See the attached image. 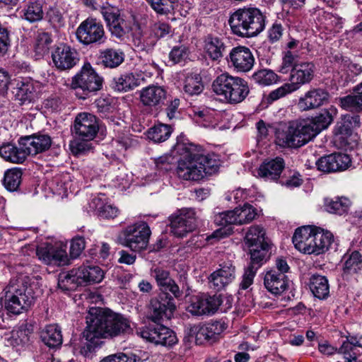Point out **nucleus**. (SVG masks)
<instances>
[{
	"label": "nucleus",
	"mask_w": 362,
	"mask_h": 362,
	"mask_svg": "<svg viewBox=\"0 0 362 362\" xmlns=\"http://www.w3.org/2000/svg\"><path fill=\"white\" fill-rule=\"evenodd\" d=\"M358 348H362V335H349L339 348L338 354H342L346 362L356 360Z\"/></svg>",
	"instance_id": "7c9ffc66"
},
{
	"label": "nucleus",
	"mask_w": 362,
	"mask_h": 362,
	"mask_svg": "<svg viewBox=\"0 0 362 362\" xmlns=\"http://www.w3.org/2000/svg\"><path fill=\"white\" fill-rule=\"evenodd\" d=\"M160 329V341H158V344L170 346L177 343L176 334L172 329L163 325Z\"/></svg>",
	"instance_id": "e2e57ef3"
},
{
	"label": "nucleus",
	"mask_w": 362,
	"mask_h": 362,
	"mask_svg": "<svg viewBox=\"0 0 362 362\" xmlns=\"http://www.w3.org/2000/svg\"><path fill=\"white\" fill-rule=\"evenodd\" d=\"M52 40L49 33L37 32L34 43V51L38 57H42L48 54Z\"/></svg>",
	"instance_id": "a18cd8bd"
},
{
	"label": "nucleus",
	"mask_w": 362,
	"mask_h": 362,
	"mask_svg": "<svg viewBox=\"0 0 362 362\" xmlns=\"http://www.w3.org/2000/svg\"><path fill=\"white\" fill-rule=\"evenodd\" d=\"M141 80H144V78H140L133 73H124L114 78V88L118 91L127 92L140 86Z\"/></svg>",
	"instance_id": "ea45409f"
},
{
	"label": "nucleus",
	"mask_w": 362,
	"mask_h": 362,
	"mask_svg": "<svg viewBox=\"0 0 362 362\" xmlns=\"http://www.w3.org/2000/svg\"><path fill=\"white\" fill-rule=\"evenodd\" d=\"M310 289L313 294L319 299H325L329 293V286L326 276L313 274L310 278Z\"/></svg>",
	"instance_id": "4c0bfd02"
},
{
	"label": "nucleus",
	"mask_w": 362,
	"mask_h": 362,
	"mask_svg": "<svg viewBox=\"0 0 362 362\" xmlns=\"http://www.w3.org/2000/svg\"><path fill=\"white\" fill-rule=\"evenodd\" d=\"M265 230L259 226H251L245 235V241L248 247L257 246V245L269 243V240L265 237Z\"/></svg>",
	"instance_id": "c03bdc74"
},
{
	"label": "nucleus",
	"mask_w": 362,
	"mask_h": 362,
	"mask_svg": "<svg viewBox=\"0 0 362 362\" xmlns=\"http://www.w3.org/2000/svg\"><path fill=\"white\" fill-rule=\"evenodd\" d=\"M83 283H99L104 277L103 271L95 265H82L77 268Z\"/></svg>",
	"instance_id": "37998d69"
},
{
	"label": "nucleus",
	"mask_w": 362,
	"mask_h": 362,
	"mask_svg": "<svg viewBox=\"0 0 362 362\" xmlns=\"http://www.w3.org/2000/svg\"><path fill=\"white\" fill-rule=\"evenodd\" d=\"M350 163L351 158L347 154L334 153L320 158L315 165L318 170L332 173L346 170Z\"/></svg>",
	"instance_id": "6ab92c4d"
},
{
	"label": "nucleus",
	"mask_w": 362,
	"mask_h": 362,
	"mask_svg": "<svg viewBox=\"0 0 362 362\" xmlns=\"http://www.w3.org/2000/svg\"><path fill=\"white\" fill-rule=\"evenodd\" d=\"M305 119L290 121L276 132V141L282 147L300 148L315 137Z\"/></svg>",
	"instance_id": "423d86ee"
},
{
	"label": "nucleus",
	"mask_w": 362,
	"mask_h": 362,
	"mask_svg": "<svg viewBox=\"0 0 362 362\" xmlns=\"http://www.w3.org/2000/svg\"><path fill=\"white\" fill-rule=\"evenodd\" d=\"M362 269V257L359 252L354 251L345 259L343 267L344 274L357 273Z\"/></svg>",
	"instance_id": "5fc2aeb1"
},
{
	"label": "nucleus",
	"mask_w": 362,
	"mask_h": 362,
	"mask_svg": "<svg viewBox=\"0 0 362 362\" xmlns=\"http://www.w3.org/2000/svg\"><path fill=\"white\" fill-rule=\"evenodd\" d=\"M42 342L49 348H58L63 341L62 330L57 325H49L40 332Z\"/></svg>",
	"instance_id": "473e14b6"
},
{
	"label": "nucleus",
	"mask_w": 362,
	"mask_h": 362,
	"mask_svg": "<svg viewBox=\"0 0 362 362\" xmlns=\"http://www.w3.org/2000/svg\"><path fill=\"white\" fill-rule=\"evenodd\" d=\"M33 332V327L31 324L23 323L17 329L12 332V336L10 339L11 345L18 346L28 344Z\"/></svg>",
	"instance_id": "79ce46f5"
},
{
	"label": "nucleus",
	"mask_w": 362,
	"mask_h": 362,
	"mask_svg": "<svg viewBox=\"0 0 362 362\" xmlns=\"http://www.w3.org/2000/svg\"><path fill=\"white\" fill-rule=\"evenodd\" d=\"M222 303L223 299L221 296L202 293L191 298L188 310L194 315H211L218 310Z\"/></svg>",
	"instance_id": "4468645a"
},
{
	"label": "nucleus",
	"mask_w": 362,
	"mask_h": 362,
	"mask_svg": "<svg viewBox=\"0 0 362 362\" xmlns=\"http://www.w3.org/2000/svg\"><path fill=\"white\" fill-rule=\"evenodd\" d=\"M212 89L217 95L223 97L230 104L243 102L250 92L246 81L228 73L218 76L213 81Z\"/></svg>",
	"instance_id": "39448f33"
},
{
	"label": "nucleus",
	"mask_w": 362,
	"mask_h": 362,
	"mask_svg": "<svg viewBox=\"0 0 362 362\" xmlns=\"http://www.w3.org/2000/svg\"><path fill=\"white\" fill-rule=\"evenodd\" d=\"M228 63L237 72L250 71L255 64V57L250 49L245 46L233 47L227 58Z\"/></svg>",
	"instance_id": "f3484780"
},
{
	"label": "nucleus",
	"mask_w": 362,
	"mask_h": 362,
	"mask_svg": "<svg viewBox=\"0 0 362 362\" xmlns=\"http://www.w3.org/2000/svg\"><path fill=\"white\" fill-rule=\"evenodd\" d=\"M103 78L91 64L85 63L81 70L72 78L71 87L79 99H86L95 94L103 87Z\"/></svg>",
	"instance_id": "0eeeda50"
},
{
	"label": "nucleus",
	"mask_w": 362,
	"mask_h": 362,
	"mask_svg": "<svg viewBox=\"0 0 362 362\" xmlns=\"http://www.w3.org/2000/svg\"><path fill=\"white\" fill-rule=\"evenodd\" d=\"M33 286L31 279L27 276L10 281L1 297L4 308L13 315H19L28 310L36 298Z\"/></svg>",
	"instance_id": "7ed1b4c3"
},
{
	"label": "nucleus",
	"mask_w": 362,
	"mask_h": 362,
	"mask_svg": "<svg viewBox=\"0 0 362 362\" xmlns=\"http://www.w3.org/2000/svg\"><path fill=\"white\" fill-rule=\"evenodd\" d=\"M13 93L21 104L31 102L35 98L37 83L30 77H19L14 80Z\"/></svg>",
	"instance_id": "5701e85b"
},
{
	"label": "nucleus",
	"mask_w": 362,
	"mask_h": 362,
	"mask_svg": "<svg viewBox=\"0 0 362 362\" xmlns=\"http://www.w3.org/2000/svg\"><path fill=\"white\" fill-rule=\"evenodd\" d=\"M165 98L166 91L160 86H148L142 88L139 93L141 103L148 107H156L160 105Z\"/></svg>",
	"instance_id": "a878e982"
},
{
	"label": "nucleus",
	"mask_w": 362,
	"mask_h": 362,
	"mask_svg": "<svg viewBox=\"0 0 362 362\" xmlns=\"http://www.w3.org/2000/svg\"><path fill=\"white\" fill-rule=\"evenodd\" d=\"M176 310L174 298L167 292L153 298L149 304L148 319L157 323L170 320Z\"/></svg>",
	"instance_id": "9b49d317"
},
{
	"label": "nucleus",
	"mask_w": 362,
	"mask_h": 362,
	"mask_svg": "<svg viewBox=\"0 0 362 362\" xmlns=\"http://www.w3.org/2000/svg\"><path fill=\"white\" fill-rule=\"evenodd\" d=\"M257 210L250 204H244L231 211L219 213L214 216V223L221 226L250 223L257 216Z\"/></svg>",
	"instance_id": "9d476101"
},
{
	"label": "nucleus",
	"mask_w": 362,
	"mask_h": 362,
	"mask_svg": "<svg viewBox=\"0 0 362 362\" xmlns=\"http://www.w3.org/2000/svg\"><path fill=\"white\" fill-rule=\"evenodd\" d=\"M52 59L54 66L62 71L72 69L79 61L76 50L64 43L55 47L52 52Z\"/></svg>",
	"instance_id": "a211bd4d"
},
{
	"label": "nucleus",
	"mask_w": 362,
	"mask_h": 362,
	"mask_svg": "<svg viewBox=\"0 0 362 362\" xmlns=\"http://www.w3.org/2000/svg\"><path fill=\"white\" fill-rule=\"evenodd\" d=\"M298 55L291 50L283 52L281 63L278 67V71L283 74H290L298 64Z\"/></svg>",
	"instance_id": "8fccbe9b"
},
{
	"label": "nucleus",
	"mask_w": 362,
	"mask_h": 362,
	"mask_svg": "<svg viewBox=\"0 0 362 362\" xmlns=\"http://www.w3.org/2000/svg\"><path fill=\"white\" fill-rule=\"evenodd\" d=\"M76 38L84 45H101L106 41L103 25L96 18H88L76 29Z\"/></svg>",
	"instance_id": "1a4fd4ad"
},
{
	"label": "nucleus",
	"mask_w": 362,
	"mask_h": 362,
	"mask_svg": "<svg viewBox=\"0 0 362 362\" xmlns=\"http://www.w3.org/2000/svg\"><path fill=\"white\" fill-rule=\"evenodd\" d=\"M329 94L322 88H311L301 95L298 100L297 107L302 112L316 110L327 104Z\"/></svg>",
	"instance_id": "dca6fc26"
},
{
	"label": "nucleus",
	"mask_w": 362,
	"mask_h": 362,
	"mask_svg": "<svg viewBox=\"0 0 362 362\" xmlns=\"http://www.w3.org/2000/svg\"><path fill=\"white\" fill-rule=\"evenodd\" d=\"M188 57V49L185 46H175L169 54V58L175 64L180 63Z\"/></svg>",
	"instance_id": "774afa93"
},
{
	"label": "nucleus",
	"mask_w": 362,
	"mask_h": 362,
	"mask_svg": "<svg viewBox=\"0 0 362 362\" xmlns=\"http://www.w3.org/2000/svg\"><path fill=\"white\" fill-rule=\"evenodd\" d=\"M151 274L162 291L173 279L170 276V272L168 270L158 267L151 269Z\"/></svg>",
	"instance_id": "680f3d73"
},
{
	"label": "nucleus",
	"mask_w": 362,
	"mask_h": 362,
	"mask_svg": "<svg viewBox=\"0 0 362 362\" xmlns=\"http://www.w3.org/2000/svg\"><path fill=\"white\" fill-rule=\"evenodd\" d=\"M170 232L177 237H183L197 227L195 211L191 209H182L179 214L170 218Z\"/></svg>",
	"instance_id": "2eb2a0df"
},
{
	"label": "nucleus",
	"mask_w": 362,
	"mask_h": 362,
	"mask_svg": "<svg viewBox=\"0 0 362 362\" xmlns=\"http://www.w3.org/2000/svg\"><path fill=\"white\" fill-rule=\"evenodd\" d=\"M183 89L189 95L200 94L204 90L201 76L198 74L188 76L185 80Z\"/></svg>",
	"instance_id": "6e6d98bb"
},
{
	"label": "nucleus",
	"mask_w": 362,
	"mask_h": 362,
	"mask_svg": "<svg viewBox=\"0 0 362 362\" xmlns=\"http://www.w3.org/2000/svg\"><path fill=\"white\" fill-rule=\"evenodd\" d=\"M22 174L21 169L18 168H13L6 170L4 178L5 188L10 192L16 191L21 182Z\"/></svg>",
	"instance_id": "de8ad7c7"
},
{
	"label": "nucleus",
	"mask_w": 362,
	"mask_h": 362,
	"mask_svg": "<svg viewBox=\"0 0 362 362\" xmlns=\"http://www.w3.org/2000/svg\"><path fill=\"white\" fill-rule=\"evenodd\" d=\"M266 21L267 16L260 9L244 6L231 13L228 23L234 35L250 38L264 30Z\"/></svg>",
	"instance_id": "20e7f679"
},
{
	"label": "nucleus",
	"mask_w": 362,
	"mask_h": 362,
	"mask_svg": "<svg viewBox=\"0 0 362 362\" xmlns=\"http://www.w3.org/2000/svg\"><path fill=\"white\" fill-rule=\"evenodd\" d=\"M90 207L97 211L98 216L104 218H114L117 216L118 209L111 204H104L101 198H94L91 203Z\"/></svg>",
	"instance_id": "49530a36"
},
{
	"label": "nucleus",
	"mask_w": 362,
	"mask_h": 362,
	"mask_svg": "<svg viewBox=\"0 0 362 362\" xmlns=\"http://www.w3.org/2000/svg\"><path fill=\"white\" fill-rule=\"evenodd\" d=\"M24 142L23 145L26 146L28 155H36L48 150L52 144V139L47 134H33L22 137Z\"/></svg>",
	"instance_id": "c756f323"
},
{
	"label": "nucleus",
	"mask_w": 362,
	"mask_h": 362,
	"mask_svg": "<svg viewBox=\"0 0 362 362\" xmlns=\"http://www.w3.org/2000/svg\"><path fill=\"white\" fill-rule=\"evenodd\" d=\"M252 79L262 86H269L279 81L278 75L271 69H263L255 72Z\"/></svg>",
	"instance_id": "4d7b16f0"
},
{
	"label": "nucleus",
	"mask_w": 362,
	"mask_h": 362,
	"mask_svg": "<svg viewBox=\"0 0 362 362\" xmlns=\"http://www.w3.org/2000/svg\"><path fill=\"white\" fill-rule=\"evenodd\" d=\"M308 125L312 129L314 137L321 131L327 129L333 121L332 113L329 110H323L320 113L311 119H305Z\"/></svg>",
	"instance_id": "c9c22d12"
},
{
	"label": "nucleus",
	"mask_w": 362,
	"mask_h": 362,
	"mask_svg": "<svg viewBox=\"0 0 362 362\" xmlns=\"http://www.w3.org/2000/svg\"><path fill=\"white\" fill-rule=\"evenodd\" d=\"M75 140L70 144V148L73 154L80 156L89 151L92 148L90 141Z\"/></svg>",
	"instance_id": "338daca9"
},
{
	"label": "nucleus",
	"mask_w": 362,
	"mask_h": 362,
	"mask_svg": "<svg viewBox=\"0 0 362 362\" xmlns=\"http://www.w3.org/2000/svg\"><path fill=\"white\" fill-rule=\"evenodd\" d=\"M351 202L346 197H326L324 199V208L330 214L343 215L349 209Z\"/></svg>",
	"instance_id": "f704fd0d"
},
{
	"label": "nucleus",
	"mask_w": 362,
	"mask_h": 362,
	"mask_svg": "<svg viewBox=\"0 0 362 362\" xmlns=\"http://www.w3.org/2000/svg\"><path fill=\"white\" fill-rule=\"evenodd\" d=\"M315 69V65L312 62L299 63L289 76V83L296 90H298L313 80Z\"/></svg>",
	"instance_id": "b1692460"
},
{
	"label": "nucleus",
	"mask_w": 362,
	"mask_h": 362,
	"mask_svg": "<svg viewBox=\"0 0 362 362\" xmlns=\"http://www.w3.org/2000/svg\"><path fill=\"white\" fill-rule=\"evenodd\" d=\"M314 226H307L298 228L292 238L295 247L301 252L306 254L309 240L312 235Z\"/></svg>",
	"instance_id": "a19ab883"
},
{
	"label": "nucleus",
	"mask_w": 362,
	"mask_h": 362,
	"mask_svg": "<svg viewBox=\"0 0 362 362\" xmlns=\"http://www.w3.org/2000/svg\"><path fill=\"white\" fill-rule=\"evenodd\" d=\"M235 278V267L230 261L219 264V268L211 273L209 277L210 286L220 291L230 284Z\"/></svg>",
	"instance_id": "aec40b11"
},
{
	"label": "nucleus",
	"mask_w": 362,
	"mask_h": 362,
	"mask_svg": "<svg viewBox=\"0 0 362 362\" xmlns=\"http://www.w3.org/2000/svg\"><path fill=\"white\" fill-rule=\"evenodd\" d=\"M171 133L172 127L170 125L158 124L149 129L147 136L156 143H160L166 141Z\"/></svg>",
	"instance_id": "09e8293b"
},
{
	"label": "nucleus",
	"mask_w": 362,
	"mask_h": 362,
	"mask_svg": "<svg viewBox=\"0 0 362 362\" xmlns=\"http://www.w3.org/2000/svg\"><path fill=\"white\" fill-rule=\"evenodd\" d=\"M251 262L249 265L257 267L258 269L262 264L263 259L266 257L270 247L269 243L257 245L250 247Z\"/></svg>",
	"instance_id": "864d4df0"
},
{
	"label": "nucleus",
	"mask_w": 362,
	"mask_h": 362,
	"mask_svg": "<svg viewBox=\"0 0 362 362\" xmlns=\"http://www.w3.org/2000/svg\"><path fill=\"white\" fill-rule=\"evenodd\" d=\"M151 233L148 224L140 221L124 228L119 233L117 240L122 245L139 252L147 247Z\"/></svg>",
	"instance_id": "6e6552de"
},
{
	"label": "nucleus",
	"mask_w": 362,
	"mask_h": 362,
	"mask_svg": "<svg viewBox=\"0 0 362 362\" xmlns=\"http://www.w3.org/2000/svg\"><path fill=\"white\" fill-rule=\"evenodd\" d=\"M162 327L160 324L149 325L142 329L136 331L137 334L143 339L158 344L160 341V327Z\"/></svg>",
	"instance_id": "bf43d9fd"
},
{
	"label": "nucleus",
	"mask_w": 362,
	"mask_h": 362,
	"mask_svg": "<svg viewBox=\"0 0 362 362\" xmlns=\"http://www.w3.org/2000/svg\"><path fill=\"white\" fill-rule=\"evenodd\" d=\"M356 95H348L339 98V105L346 111L362 112V81L354 88Z\"/></svg>",
	"instance_id": "2f4dec72"
},
{
	"label": "nucleus",
	"mask_w": 362,
	"mask_h": 362,
	"mask_svg": "<svg viewBox=\"0 0 362 362\" xmlns=\"http://www.w3.org/2000/svg\"><path fill=\"white\" fill-rule=\"evenodd\" d=\"M82 284L81 277L77 268L67 272H62L59 276L58 286L63 291H74Z\"/></svg>",
	"instance_id": "58836bf2"
},
{
	"label": "nucleus",
	"mask_w": 362,
	"mask_h": 362,
	"mask_svg": "<svg viewBox=\"0 0 362 362\" xmlns=\"http://www.w3.org/2000/svg\"><path fill=\"white\" fill-rule=\"evenodd\" d=\"M319 21L326 30L331 32H339L342 28L341 18L328 12L324 11Z\"/></svg>",
	"instance_id": "13d9d810"
},
{
	"label": "nucleus",
	"mask_w": 362,
	"mask_h": 362,
	"mask_svg": "<svg viewBox=\"0 0 362 362\" xmlns=\"http://www.w3.org/2000/svg\"><path fill=\"white\" fill-rule=\"evenodd\" d=\"M334 240L332 233L328 230L314 226L309 240L306 254L316 255L325 252Z\"/></svg>",
	"instance_id": "412c9836"
},
{
	"label": "nucleus",
	"mask_w": 362,
	"mask_h": 362,
	"mask_svg": "<svg viewBox=\"0 0 362 362\" xmlns=\"http://www.w3.org/2000/svg\"><path fill=\"white\" fill-rule=\"evenodd\" d=\"M204 49L211 59L216 61L223 57L226 46L219 37L208 35L204 40Z\"/></svg>",
	"instance_id": "72a5a7b5"
},
{
	"label": "nucleus",
	"mask_w": 362,
	"mask_h": 362,
	"mask_svg": "<svg viewBox=\"0 0 362 362\" xmlns=\"http://www.w3.org/2000/svg\"><path fill=\"white\" fill-rule=\"evenodd\" d=\"M100 362H143V360L135 354L119 353L105 357Z\"/></svg>",
	"instance_id": "0e129e2a"
},
{
	"label": "nucleus",
	"mask_w": 362,
	"mask_h": 362,
	"mask_svg": "<svg viewBox=\"0 0 362 362\" xmlns=\"http://www.w3.org/2000/svg\"><path fill=\"white\" fill-rule=\"evenodd\" d=\"M102 16L111 35L122 39L132 30L130 23L124 18L121 11L114 7L103 8Z\"/></svg>",
	"instance_id": "f8f14e48"
},
{
	"label": "nucleus",
	"mask_w": 362,
	"mask_h": 362,
	"mask_svg": "<svg viewBox=\"0 0 362 362\" xmlns=\"http://www.w3.org/2000/svg\"><path fill=\"white\" fill-rule=\"evenodd\" d=\"M99 124L96 117L90 113L81 112L74 119L73 132L76 138L92 141L98 134Z\"/></svg>",
	"instance_id": "ddd939ff"
},
{
	"label": "nucleus",
	"mask_w": 362,
	"mask_h": 362,
	"mask_svg": "<svg viewBox=\"0 0 362 362\" xmlns=\"http://www.w3.org/2000/svg\"><path fill=\"white\" fill-rule=\"evenodd\" d=\"M36 255L40 260L47 264L62 266L69 263L66 250L51 244L38 247Z\"/></svg>",
	"instance_id": "4be33fe9"
},
{
	"label": "nucleus",
	"mask_w": 362,
	"mask_h": 362,
	"mask_svg": "<svg viewBox=\"0 0 362 362\" xmlns=\"http://www.w3.org/2000/svg\"><path fill=\"white\" fill-rule=\"evenodd\" d=\"M23 18L30 23H35L43 18L42 4L39 1L30 3L23 10Z\"/></svg>",
	"instance_id": "3c124183"
},
{
	"label": "nucleus",
	"mask_w": 362,
	"mask_h": 362,
	"mask_svg": "<svg viewBox=\"0 0 362 362\" xmlns=\"http://www.w3.org/2000/svg\"><path fill=\"white\" fill-rule=\"evenodd\" d=\"M100 64L110 69L119 66L124 60V54L119 49L108 48L100 52Z\"/></svg>",
	"instance_id": "e433bc0d"
},
{
	"label": "nucleus",
	"mask_w": 362,
	"mask_h": 362,
	"mask_svg": "<svg viewBox=\"0 0 362 362\" xmlns=\"http://www.w3.org/2000/svg\"><path fill=\"white\" fill-rule=\"evenodd\" d=\"M223 327L220 322L215 321L202 325L194 326L192 333L195 334L196 341L203 344L204 341H214L223 332Z\"/></svg>",
	"instance_id": "393cba45"
},
{
	"label": "nucleus",
	"mask_w": 362,
	"mask_h": 362,
	"mask_svg": "<svg viewBox=\"0 0 362 362\" xmlns=\"http://www.w3.org/2000/svg\"><path fill=\"white\" fill-rule=\"evenodd\" d=\"M360 125V117L358 115H344L341 121L337 124L336 130L337 133L343 135H349L352 129Z\"/></svg>",
	"instance_id": "603ef678"
},
{
	"label": "nucleus",
	"mask_w": 362,
	"mask_h": 362,
	"mask_svg": "<svg viewBox=\"0 0 362 362\" xmlns=\"http://www.w3.org/2000/svg\"><path fill=\"white\" fill-rule=\"evenodd\" d=\"M177 151L182 156L177 163V174L185 180H200L218 169L214 156L202 153L201 147L189 143L177 144Z\"/></svg>",
	"instance_id": "f03ea898"
},
{
	"label": "nucleus",
	"mask_w": 362,
	"mask_h": 362,
	"mask_svg": "<svg viewBox=\"0 0 362 362\" xmlns=\"http://www.w3.org/2000/svg\"><path fill=\"white\" fill-rule=\"evenodd\" d=\"M284 168V159L277 157L263 162L259 165L257 173L258 176L265 181H276L280 177Z\"/></svg>",
	"instance_id": "cd10ccee"
},
{
	"label": "nucleus",
	"mask_w": 362,
	"mask_h": 362,
	"mask_svg": "<svg viewBox=\"0 0 362 362\" xmlns=\"http://www.w3.org/2000/svg\"><path fill=\"white\" fill-rule=\"evenodd\" d=\"M154 11L160 14L167 13L173 7L176 0H148Z\"/></svg>",
	"instance_id": "69168bd1"
},
{
	"label": "nucleus",
	"mask_w": 362,
	"mask_h": 362,
	"mask_svg": "<svg viewBox=\"0 0 362 362\" xmlns=\"http://www.w3.org/2000/svg\"><path fill=\"white\" fill-rule=\"evenodd\" d=\"M295 91L296 90L289 83H286L280 87L272 90L265 98L267 103L271 104Z\"/></svg>",
	"instance_id": "052dcab7"
},
{
	"label": "nucleus",
	"mask_w": 362,
	"mask_h": 362,
	"mask_svg": "<svg viewBox=\"0 0 362 362\" xmlns=\"http://www.w3.org/2000/svg\"><path fill=\"white\" fill-rule=\"evenodd\" d=\"M264 284L270 293L275 295L281 294L287 289L288 279L282 272H278L276 269H271L264 275Z\"/></svg>",
	"instance_id": "bb28decb"
},
{
	"label": "nucleus",
	"mask_w": 362,
	"mask_h": 362,
	"mask_svg": "<svg viewBox=\"0 0 362 362\" xmlns=\"http://www.w3.org/2000/svg\"><path fill=\"white\" fill-rule=\"evenodd\" d=\"M24 142L22 137L18 140V146L12 144H6L0 147V156L5 160L13 163H23L28 153L26 146L23 145Z\"/></svg>",
	"instance_id": "c85d7f7f"
},
{
	"label": "nucleus",
	"mask_w": 362,
	"mask_h": 362,
	"mask_svg": "<svg viewBox=\"0 0 362 362\" xmlns=\"http://www.w3.org/2000/svg\"><path fill=\"white\" fill-rule=\"evenodd\" d=\"M83 337L91 343L95 339H113L132 332L130 321L109 308H90L86 316Z\"/></svg>",
	"instance_id": "f257e3e1"
}]
</instances>
